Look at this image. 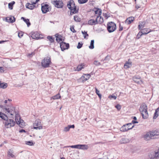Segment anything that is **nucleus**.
Returning <instances> with one entry per match:
<instances>
[{
	"instance_id": "nucleus-1",
	"label": "nucleus",
	"mask_w": 159,
	"mask_h": 159,
	"mask_svg": "<svg viewBox=\"0 0 159 159\" xmlns=\"http://www.w3.org/2000/svg\"><path fill=\"white\" fill-rule=\"evenodd\" d=\"M0 117L5 120L3 123L6 128H10L15 125V122L13 120L9 119L6 115L1 112H0Z\"/></svg>"
},
{
	"instance_id": "nucleus-2",
	"label": "nucleus",
	"mask_w": 159,
	"mask_h": 159,
	"mask_svg": "<svg viewBox=\"0 0 159 159\" xmlns=\"http://www.w3.org/2000/svg\"><path fill=\"white\" fill-rule=\"evenodd\" d=\"M67 6L68 8L70 10V14L72 15L78 13L79 11V7H77L75 5V2L73 0H70L68 2Z\"/></svg>"
},
{
	"instance_id": "nucleus-3",
	"label": "nucleus",
	"mask_w": 159,
	"mask_h": 159,
	"mask_svg": "<svg viewBox=\"0 0 159 159\" xmlns=\"http://www.w3.org/2000/svg\"><path fill=\"white\" fill-rule=\"evenodd\" d=\"M139 111L143 119H146L148 117V115L147 111V107L145 104L143 103L140 105Z\"/></svg>"
},
{
	"instance_id": "nucleus-4",
	"label": "nucleus",
	"mask_w": 159,
	"mask_h": 159,
	"mask_svg": "<svg viewBox=\"0 0 159 159\" xmlns=\"http://www.w3.org/2000/svg\"><path fill=\"white\" fill-rule=\"evenodd\" d=\"M41 64L43 68H46L49 67L52 64L50 57L48 56L44 57L42 61Z\"/></svg>"
},
{
	"instance_id": "nucleus-5",
	"label": "nucleus",
	"mask_w": 159,
	"mask_h": 159,
	"mask_svg": "<svg viewBox=\"0 0 159 159\" xmlns=\"http://www.w3.org/2000/svg\"><path fill=\"white\" fill-rule=\"evenodd\" d=\"M116 29V24L112 21L108 22L107 24V29L109 33L115 31Z\"/></svg>"
},
{
	"instance_id": "nucleus-6",
	"label": "nucleus",
	"mask_w": 159,
	"mask_h": 159,
	"mask_svg": "<svg viewBox=\"0 0 159 159\" xmlns=\"http://www.w3.org/2000/svg\"><path fill=\"white\" fill-rule=\"evenodd\" d=\"M3 111L7 114L13 115L15 113V107L12 106H10L3 109Z\"/></svg>"
},
{
	"instance_id": "nucleus-7",
	"label": "nucleus",
	"mask_w": 159,
	"mask_h": 159,
	"mask_svg": "<svg viewBox=\"0 0 159 159\" xmlns=\"http://www.w3.org/2000/svg\"><path fill=\"white\" fill-rule=\"evenodd\" d=\"M52 7L51 6L46 3L41 4V10L43 13H46L51 11Z\"/></svg>"
},
{
	"instance_id": "nucleus-8",
	"label": "nucleus",
	"mask_w": 159,
	"mask_h": 159,
	"mask_svg": "<svg viewBox=\"0 0 159 159\" xmlns=\"http://www.w3.org/2000/svg\"><path fill=\"white\" fill-rule=\"evenodd\" d=\"M15 120L16 123L20 126V127L23 128L25 126V123L24 120L21 119L20 117L19 114L16 115Z\"/></svg>"
},
{
	"instance_id": "nucleus-9",
	"label": "nucleus",
	"mask_w": 159,
	"mask_h": 159,
	"mask_svg": "<svg viewBox=\"0 0 159 159\" xmlns=\"http://www.w3.org/2000/svg\"><path fill=\"white\" fill-rule=\"evenodd\" d=\"M34 128L35 129H46L47 127L43 126L41 125V120L39 119L36 120L34 123Z\"/></svg>"
},
{
	"instance_id": "nucleus-10",
	"label": "nucleus",
	"mask_w": 159,
	"mask_h": 159,
	"mask_svg": "<svg viewBox=\"0 0 159 159\" xmlns=\"http://www.w3.org/2000/svg\"><path fill=\"white\" fill-rule=\"evenodd\" d=\"M132 126V123H128L123 125L120 128V130L122 132H125L131 129L134 127V125Z\"/></svg>"
},
{
	"instance_id": "nucleus-11",
	"label": "nucleus",
	"mask_w": 159,
	"mask_h": 159,
	"mask_svg": "<svg viewBox=\"0 0 159 159\" xmlns=\"http://www.w3.org/2000/svg\"><path fill=\"white\" fill-rule=\"evenodd\" d=\"M52 4L57 8H62L64 5L63 1L60 0H54Z\"/></svg>"
},
{
	"instance_id": "nucleus-12",
	"label": "nucleus",
	"mask_w": 159,
	"mask_h": 159,
	"mask_svg": "<svg viewBox=\"0 0 159 159\" xmlns=\"http://www.w3.org/2000/svg\"><path fill=\"white\" fill-rule=\"evenodd\" d=\"M150 139H159V132L156 130L150 131Z\"/></svg>"
},
{
	"instance_id": "nucleus-13",
	"label": "nucleus",
	"mask_w": 159,
	"mask_h": 159,
	"mask_svg": "<svg viewBox=\"0 0 159 159\" xmlns=\"http://www.w3.org/2000/svg\"><path fill=\"white\" fill-rule=\"evenodd\" d=\"M29 35L33 39H38L40 38L39 34L37 32H32L29 34Z\"/></svg>"
},
{
	"instance_id": "nucleus-14",
	"label": "nucleus",
	"mask_w": 159,
	"mask_h": 159,
	"mask_svg": "<svg viewBox=\"0 0 159 159\" xmlns=\"http://www.w3.org/2000/svg\"><path fill=\"white\" fill-rule=\"evenodd\" d=\"M60 47L61 50L62 51L67 49L69 48V43H66L63 42H62L60 43Z\"/></svg>"
},
{
	"instance_id": "nucleus-15",
	"label": "nucleus",
	"mask_w": 159,
	"mask_h": 159,
	"mask_svg": "<svg viewBox=\"0 0 159 159\" xmlns=\"http://www.w3.org/2000/svg\"><path fill=\"white\" fill-rule=\"evenodd\" d=\"M94 17L96 18V20L97 21V24H101L103 22V19L100 16H97V15H95L94 16Z\"/></svg>"
},
{
	"instance_id": "nucleus-16",
	"label": "nucleus",
	"mask_w": 159,
	"mask_h": 159,
	"mask_svg": "<svg viewBox=\"0 0 159 159\" xmlns=\"http://www.w3.org/2000/svg\"><path fill=\"white\" fill-rule=\"evenodd\" d=\"M134 20V17L133 16L129 17L127 18L125 21V23H126L129 26L131 24Z\"/></svg>"
},
{
	"instance_id": "nucleus-17",
	"label": "nucleus",
	"mask_w": 159,
	"mask_h": 159,
	"mask_svg": "<svg viewBox=\"0 0 159 159\" xmlns=\"http://www.w3.org/2000/svg\"><path fill=\"white\" fill-rule=\"evenodd\" d=\"M153 156L151 154V156H150V159H156L157 158L159 157V148L157 152L153 153Z\"/></svg>"
},
{
	"instance_id": "nucleus-18",
	"label": "nucleus",
	"mask_w": 159,
	"mask_h": 159,
	"mask_svg": "<svg viewBox=\"0 0 159 159\" xmlns=\"http://www.w3.org/2000/svg\"><path fill=\"white\" fill-rule=\"evenodd\" d=\"M146 30V29H144L143 31L141 32H139L137 36V38L139 39L140 38L141 35L143 34H145L149 33V32L146 31V32H145V30Z\"/></svg>"
},
{
	"instance_id": "nucleus-19",
	"label": "nucleus",
	"mask_w": 159,
	"mask_h": 159,
	"mask_svg": "<svg viewBox=\"0 0 159 159\" xmlns=\"http://www.w3.org/2000/svg\"><path fill=\"white\" fill-rule=\"evenodd\" d=\"M84 76H82L81 78V79L83 82H84L89 80L91 76V75L89 74H84Z\"/></svg>"
},
{
	"instance_id": "nucleus-20",
	"label": "nucleus",
	"mask_w": 159,
	"mask_h": 159,
	"mask_svg": "<svg viewBox=\"0 0 159 159\" xmlns=\"http://www.w3.org/2000/svg\"><path fill=\"white\" fill-rule=\"evenodd\" d=\"M133 80L134 82L139 84L141 81L140 77L139 76H135L133 77Z\"/></svg>"
},
{
	"instance_id": "nucleus-21",
	"label": "nucleus",
	"mask_w": 159,
	"mask_h": 159,
	"mask_svg": "<svg viewBox=\"0 0 159 159\" xmlns=\"http://www.w3.org/2000/svg\"><path fill=\"white\" fill-rule=\"evenodd\" d=\"M129 59L128 61H126L124 65V68L125 69H127L131 67L132 66V62L129 61Z\"/></svg>"
},
{
	"instance_id": "nucleus-22",
	"label": "nucleus",
	"mask_w": 159,
	"mask_h": 159,
	"mask_svg": "<svg viewBox=\"0 0 159 159\" xmlns=\"http://www.w3.org/2000/svg\"><path fill=\"white\" fill-rule=\"evenodd\" d=\"M130 140L127 138H123L121 139L120 141V143L121 144H124L128 143L129 142Z\"/></svg>"
},
{
	"instance_id": "nucleus-23",
	"label": "nucleus",
	"mask_w": 159,
	"mask_h": 159,
	"mask_svg": "<svg viewBox=\"0 0 159 159\" xmlns=\"http://www.w3.org/2000/svg\"><path fill=\"white\" fill-rule=\"evenodd\" d=\"M34 5V4H33V2L32 3V4L28 3L26 4L25 6L27 8H28L30 10H33L35 7V6Z\"/></svg>"
},
{
	"instance_id": "nucleus-24",
	"label": "nucleus",
	"mask_w": 159,
	"mask_h": 159,
	"mask_svg": "<svg viewBox=\"0 0 159 159\" xmlns=\"http://www.w3.org/2000/svg\"><path fill=\"white\" fill-rule=\"evenodd\" d=\"M6 21L11 23H13L15 22V18L14 17H7L6 18Z\"/></svg>"
},
{
	"instance_id": "nucleus-25",
	"label": "nucleus",
	"mask_w": 159,
	"mask_h": 159,
	"mask_svg": "<svg viewBox=\"0 0 159 159\" xmlns=\"http://www.w3.org/2000/svg\"><path fill=\"white\" fill-rule=\"evenodd\" d=\"M145 24V22H140L139 23V25H138V29L139 30H140L141 31H143V30L144 29L143 28L144 27V25Z\"/></svg>"
},
{
	"instance_id": "nucleus-26",
	"label": "nucleus",
	"mask_w": 159,
	"mask_h": 159,
	"mask_svg": "<svg viewBox=\"0 0 159 159\" xmlns=\"http://www.w3.org/2000/svg\"><path fill=\"white\" fill-rule=\"evenodd\" d=\"M85 67V65L84 63H81L80 64L78 65L76 68V70H77L78 71H80L82 69H84Z\"/></svg>"
},
{
	"instance_id": "nucleus-27",
	"label": "nucleus",
	"mask_w": 159,
	"mask_h": 159,
	"mask_svg": "<svg viewBox=\"0 0 159 159\" xmlns=\"http://www.w3.org/2000/svg\"><path fill=\"white\" fill-rule=\"evenodd\" d=\"M88 24L90 25H93L97 24V21L92 19L89 20L88 21Z\"/></svg>"
},
{
	"instance_id": "nucleus-28",
	"label": "nucleus",
	"mask_w": 159,
	"mask_h": 159,
	"mask_svg": "<svg viewBox=\"0 0 159 159\" xmlns=\"http://www.w3.org/2000/svg\"><path fill=\"white\" fill-rule=\"evenodd\" d=\"M159 114V107L155 110L153 118L156 119L158 116Z\"/></svg>"
},
{
	"instance_id": "nucleus-29",
	"label": "nucleus",
	"mask_w": 159,
	"mask_h": 159,
	"mask_svg": "<svg viewBox=\"0 0 159 159\" xmlns=\"http://www.w3.org/2000/svg\"><path fill=\"white\" fill-rule=\"evenodd\" d=\"M89 148V146L88 145L86 144H81L80 149L83 150H87Z\"/></svg>"
},
{
	"instance_id": "nucleus-30",
	"label": "nucleus",
	"mask_w": 159,
	"mask_h": 159,
	"mask_svg": "<svg viewBox=\"0 0 159 159\" xmlns=\"http://www.w3.org/2000/svg\"><path fill=\"white\" fill-rule=\"evenodd\" d=\"M21 19H22L27 24V25L28 27L30 25V22L29 20L28 19H26L24 17H22Z\"/></svg>"
},
{
	"instance_id": "nucleus-31",
	"label": "nucleus",
	"mask_w": 159,
	"mask_h": 159,
	"mask_svg": "<svg viewBox=\"0 0 159 159\" xmlns=\"http://www.w3.org/2000/svg\"><path fill=\"white\" fill-rule=\"evenodd\" d=\"M97 10L95 11V15H97V16H101L102 13L101 10L100 9L97 8Z\"/></svg>"
},
{
	"instance_id": "nucleus-32",
	"label": "nucleus",
	"mask_w": 159,
	"mask_h": 159,
	"mask_svg": "<svg viewBox=\"0 0 159 159\" xmlns=\"http://www.w3.org/2000/svg\"><path fill=\"white\" fill-rule=\"evenodd\" d=\"M7 84L4 82L0 83V88H1L5 89L7 88Z\"/></svg>"
},
{
	"instance_id": "nucleus-33",
	"label": "nucleus",
	"mask_w": 159,
	"mask_h": 159,
	"mask_svg": "<svg viewBox=\"0 0 159 159\" xmlns=\"http://www.w3.org/2000/svg\"><path fill=\"white\" fill-rule=\"evenodd\" d=\"M62 36L60 35H58L57 36H56V40L59 43L61 41H62L63 40L62 38Z\"/></svg>"
},
{
	"instance_id": "nucleus-34",
	"label": "nucleus",
	"mask_w": 159,
	"mask_h": 159,
	"mask_svg": "<svg viewBox=\"0 0 159 159\" xmlns=\"http://www.w3.org/2000/svg\"><path fill=\"white\" fill-rule=\"evenodd\" d=\"M124 25V23H120L119 24V31H121L123 30L124 29L123 26Z\"/></svg>"
},
{
	"instance_id": "nucleus-35",
	"label": "nucleus",
	"mask_w": 159,
	"mask_h": 159,
	"mask_svg": "<svg viewBox=\"0 0 159 159\" xmlns=\"http://www.w3.org/2000/svg\"><path fill=\"white\" fill-rule=\"evenodd\" d=\"M143 138L146 141L148 140L149 139V132H147L145 134L143 135Z\"/></svg>"
},
{
	"instance_id": "nucleus-36",
	"label": "nucleus",
	"mask_w": 159,
	"mask_h": 159,
	"mask_svg": "<svg viewBox=\"0 0 159 159\" xmlns=\"http://www.w3.org/2000/svg\"><path fill=\"white\" fill-rule=\"evenodd\" d=\"M120 23H124V25L123 26L124 30H128L129 28V26L128 25H127V24L125 23V21L121 22Z\"/></svg>"
},
{
	"instance_id": "nucleus-37",
	"label": "nucleus",
	"mask_w": 159,
	"mask_h": 159,
	"mask_svg": "<svg viewBox=\"0 0 159 159\" xmlns=\"http://www.w3.org/2000/svg\"><path fill=\"white\" fill-rule=\"evenodd\" d=\"M8 156L11 157H14V155L13 154V152L11 149H10L8 152Z\"/></svg>"
},
{
	"instance_id": "nucleus-38",
	"label": "nucleus",
	"mask_w": 159,
	"mask_h": 159,
	"mask_svg": "<svg viewBox=\"0 0 159 159\" xmlns=\"http://www.w3.org/2000/svg\"><path fill=\"white\" fill-rule=\"evenodd\" d=\"M81 144H77L74 145H72L69 146V147H70L72 148H75L79 149H80Z\"/></svg>"
},
{
	"instance_id": "nucleus-39",
	"label": "nucleus",
	"mask_w": 159,
	"mask_h": 159,
	"mask_svg": "<svg viewBox=\"0 0 159 159\" xmlns=\"http://www.w3.org/2000/svg\"><path fill=\"white\" fill-rule=\"evenodd\" d=\"M47 38L51 43H52L54 42V38H53L52 36H48Z\"/></svg>"
},
{
	"instance_id": "nucleus-40",
	"label": "nucleus",
	"mask_w": 159,
	"mask_h": 159,
	"mask_svg": "<svg viewBox=\"0 0 159 159\" xmlns=\"http://www.w3.org/2000/svg\"><path fill=\"white\" fill-rule=\"evenodd\" d=\"M74 19L75 21L77 22H79L81 20L80 18L78 16H74Z\"/></svg>"
},
{
	"instance_id": "nucleus-41",
	"label": "nucleus",
	"mask_w": 159,
	"mask_h": 159,
	"mask_svg": "<svg viewBox=\"0 0 159 159\" xmlns=\"http://www.w3.org/2000/svg\"><path fill=\"white\" fill-rule=\"evenodd\" d=\"M95 92L96 93L100 99H101L102 97V95L100 93V91L98 90L96 88H95Z\"/></svg>"
},
{
	"instance_id": "nucleus-42",
	"label": "nucleus",
	"mask_w": 159,
	"mask_h": 159,
	"mask_svg": "<svg viewBox=\"0 0 159 159\" xmlns=\"http://www.w3.org/2000/svg\"><path fill=\"white\" fill-rule=\"evenodd\" d=\"M94 41L93 40H91L90 45L89 46V48L91 49H93L94 48Z\"/></svg>"
},
{
	"instance_id": "nucleus-43",
	"label": "nucleus",
	"mask_w": 159,
	"mask_h": 159,
	"mask_svg": "<svg viewBox=\"0 0 159 159\" xmlns=\"http://www.w3.org/2000/svg\"><path fill=\"white\" fill-rule=\"evenodd\" d=\"M61 98V96L59 93L52 97V98L54 100L58 99Z\"/></svg>"
},
{
	"instance_id": "nucleus-44",
	"label": "nucleus",
	"mask_w": 159,
	"mask_h": 159,
	"mask_svg": "<svg viewBox=\"0 0 159 159\" xmlns=\"http://www.w3.org/2000/svg\"><path fill=\"white\" fill-rule=\"evenodd\" d=\"M15 3V2L13 1L12 2L8 4V7L10 10L12 9L13 5Z\"/></svg>"
},
{
	"instance_id": "nucleus-45",
	"label": "nucleus",
	"mask_w": 159,
	"mask_h": 159,
	"mask_svg": "<svg viewBox=\"0 0 159 159\" xmlns=\"http://www.w3.org/2000/svg\"><path fill=\"white\" fill-rule=\"evenodd\" d=\"M88 0H78V2L80 4H83L87 2Z\"/></svg>"
},
{
	"instance_id": "nucleus-46",
	"label": "nucleus",
	"mask_w": 159,
	"mask_h": 159,
	"mask_svg": "<svg viewBox=\"0 0 159 159\" xmlns=\"http://www.w3.org/2000/svg\"><path fill=\"white\" fill-rule=\"evenodd\" d=\"M83 43L82 42H79L78 43V46H77V48L78 49L80 48L83 46Z\"/></svg>"
},
{
	"instance_id": "nucleus-47",
	"label": "nucleus",
	"mask_w": 159,
	"mask_h": 159,
	"mask_svg": "<svg viewBox=\"0 0 159 159\" xmlns=\"http://www.w3.org/2000/svg\"><path fill=\"white\" fill-rule=\"evenodd\" d=\"M26 144L28 145L32 146L34 145V143H33L32 141H28L26 142Z\"/></svg>"
},
{
	"instance_id": "nucleus-48",
	"label": "nucleus",
	"mask_w": 159,
	"mask_h": 159,
	"mask_svg": "<svg viewBox=\"0 0 159 159\" xmlns=\"http://www.w3.org/2000/svg\"><path fill=\"white\" fill-rule=\"evenodd\" d=\"M23 32L22 31H20L18 33V36L20 38H21L23 36Z\"/></svg>"
},
{
	"instance_id": "nucleus-49",
	"label": "nucleus",
	"mask_w": 159,
	"mask_h": 159,
	"mask_svg": "<svg viewBox=\"0 0 159 159\" xmlns=\"http://www.w3.org/2000/svg\"><path fill=\"white\" fill-rule=\"evenodd\" d=\"M70 30L73 33L76 32V31L74 29V25L70 26Z\"/></svg>"
},
{
	"instance_id": "nucleus-50",
	"label": "nucleus",
	"mask_w": 159,
	"mask_h": 159,
	"mask_svg": "<svg viewBox=\"0 0 159 159\" xmlns=\"http://www.w3.org/2000/svg\"><path fill=\"white\" fill-rule=\"evenodd\" d=\"M108 98L110 99L112 98L114 99H116V96L112 94V95H109L108 97Z\"/></svg>"
},
{
	"instance_id": "nucleus-51",
	"label": "nucleus",
	"mask_w": 159,
	"mask_h": 159,
	"mask_svg": "<svg viewBox=\"0 0 159 159\" xmlns=\"http://www.w3.org/2000/svg\"><path fill=\"white\" fill-rule=\"evenodd\" d=\"M70 128L69 125L65 127L64 131L65 132L68 131L70 130Z\"/></svg>"
},
{
	"instance_id": "nucleus-52",
	"label": "nucleus",
	"mask_w": 159,
	"mask_h": 159,
	"mask_svg": "<svg viewBox=\"0 0 159 159\" xmlns=\"http://www.w3.org/2000/svg\"><path fill=\"white\" fill-rule=\"evenodd\" d=\"M93 63L96 66H99L101 65L100 63L97 61H95Z\"/></svg>"
},
{
	"instance_id": "nucleus-53",
	"label": "nucleus",
	"mask_w": 159,
	"mask_h": 159,
	"mask_svg": "<svg viewBox=\"0 0 159 159\" xmlns=\"http://www.w3.org/2000/svg\"><path fill=\"white\" fill-rule=\"evenodd\" d=\"M115 107L118 110H120L121 108V106L120 105L118 104L115 106Z\"/></svg>"
},
{
	"instance_id": "nucleus-54",
	"label": "nucleus",
	"mask_w": 159,
	"mask_h": 159,
	"mask_svg": "<svg viewBox=\"0 0 159 159\" xmlns=\"http://www.w3.org/2000/svg\"><path fill=\"white\" fill-rule=\"evenodd\" d=\"M4 70H3V68L2 67L0 66V72H3Z\"/></svg>"
},
{
	"instance_id": "nucleus-55",
	"label": "nucleus",
	"mask_w": 159,
	"mask_h": 159,
	"mask_svg": "<svg viewBox=\"0 0 159 159\" xmlns=\"http://www.w3.org/2000/svg\"><path fill=\"white\" fill-rule=\"evenodd\" d=\"M103 16L106 19H107L108 17L107 16H108L107 14L106 13H105V14L103 13Z\"/></svg>"
},
{
	"instance_id": "nucleus-56",
	"label": "nucleus",
	"mask_w": 159,
	"mask_h": 159,
	"mask_svg": "<svg viewBox=\"0 0 159 159\" xmlns=\"http://www.w3.org/2000/svg\"><path fill=\"white\" fill-rule=\"evenodd\" d=\"M138 122L137 121H135V120H133L132 121V122L131 123H132V124H135V123H138Z\"/></svg>"
},
{
	"instance_id": "nucleus-57",
	"label": "nucleus",
	"mask_w": 159,
	"mask_h": 159,
	"mask_svg": "<svg viewBox=\"0 0 159 159\" xmlns=\"http://www.w3.org/2000/svg\"><path fill=\"white\" fill-rule=\"evenodd\" d=\"M69 126L70 128V129L71 128H75V125H69Z\"/></svg>"
},
{
	"instance_id": "nucleus-58",
	"label": "nucleus",
	"mask_w": 159,
	"mask_h": 159,
	"mask_svg": "<svg viewBox=\"0 0 159 159\" xmlns=\"http://www.w3.org/2000/svg\"><path fill=\"white\" fill-rule=\"evenodd\" d=\"M19 132L20 133H22V132H26V131L25 130L23 129H21V130H20L19 131Z\"/></svg>"
},
{
	"instance_id": "nucleus-59",
	"label": "nucleus",
	"mask_w": 159,
	"mask_h": 159,
	"mask_svg": "<svg viewBox=\"0 0 159 159\" xmlns=\"http://www.w3.org/2000/svg\"><path fill=\"white\" fill-rule=\"evenodd\" d=\"M85 35H84V38H86V36H89L88 34L87 33V32H85Z\"/></svg>"
},
{
	"instance_id": "nucleus-60",
	"label": "nucleus",
	"mask_w": 159,
	"mask_h": 159,
	"mask_svg": "<svg viewBox=\"0 0 159 159\" xmlns=\"http://www.w3.org/2000/svg\"><path fill=\"white\" fill-rule=\"evenodd\" d=\"M7 41H6V40H5V41H4V40L0 41V44L3 43L4 42H7Z\"/></svg>"
},
{
	"instance_id": "nucleus-61",
	"label": "nucleus",
	"mask_w": 159,
	"mask_h": 159,
	"mask_svg": "<svg viewBox=\"0 0 159 159\" xmlns=\"http://www.w3.org/2000/svg\"><path fill=\"white\" fill-rule=\"evenodd\" d=\"M39 0H36V1L35 2H33V4H35L37 2H39Z\"/></svg>"
},
{
	"instance_id": "nucleus-62",
	"label": "nucleus",
	"mask_w": 159,
	"mask_h": 159,
	"mask_svg": "<svg viewBox=\"0 0 159 159\" xmlns=\"http://www.w3.org/2000/svg\"><path fill=\"white\" fill-rule=\"evenodd\" d=\"M133 119L134 120H137V118L135 116H134L133 117Z\"/></svg>"
},
{
	"instance_id": "nucleus-63",
	"label": "nucleus",
	"mask_w": 159,
	"mask_h": 159,
	"mask_svg": "<svg viewBox=\"0 0 159 159\" xmlns=\"http://www.w3.org/2000/svg\"><path fill=\"white\" fill-rule=\"evenodd\" d=\"M85 32H85V31H82V33L84 35V34L85 35Z\"/></svg>"
},
{
	"instance_id": "nucleus-64",
	"label": "nucleus",
	"mask_w": 159,
	"mask_h": 159,
	"mask_svg": "<svg viewBox=\"0 0 159 159\" xmlns=\"http://www.w3.org/2000/svg\"><path fill=\"white\" fill-rule=\"evenodd\" d=\"M61 159H65V157H62L61 158Z\"/></svg>"
}]
</instances>
